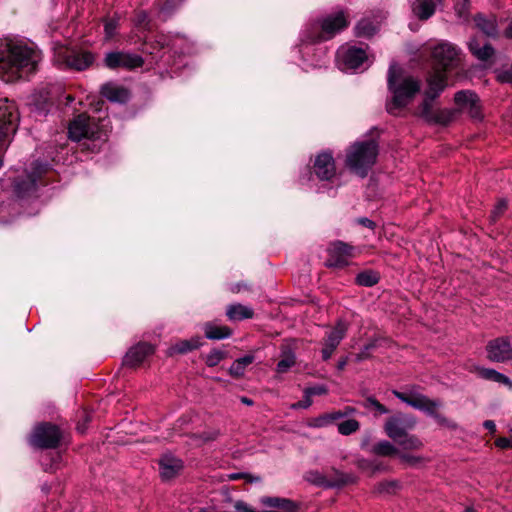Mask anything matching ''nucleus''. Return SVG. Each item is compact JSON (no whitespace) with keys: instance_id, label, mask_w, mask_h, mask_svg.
<instances>
[{"instance_id":"1","label":"nucleus","mask_w":512,"mask_h":512,"mask_svg":"<svg viewBox=\"0 0 512 512\" xmlns=\"http://www.w3.org/2000/svg\"><path fill=\"white\" fill-rule=\"evenodd\" d=\"M40 60V52L23 42H0V79L13 82L28 77Z\"/></svg>"},{"instance_id":"2","label":"nucleus","mask_w":512,"mask_h":512,"mask_svg":"<svg viewBox=\"0 0 512 512\" xmlns=\"http://www.w3.org/2000/svg\"><path fill=\"white\" fill-rule=\"evenodd\" d=\"M388 88L392 100L387 103V111L396 115V111L407 106L420 91V82L412 76H404L398 65L392 63L388 70Z\"/></svg>"},{"instance_id":"3","label":"nucleus","mask_w":512,"mask_h":512,"mask_svg":"<svg viewBox=\"0 0 512 512\" xmlns=\"http://www.w3.org/2000/svg\"><path fill=\"white\" fill-rule=\"evenodd\" d=\"M428 87L425 91V99L420 106V116L429 123L447 125L456 116L454 109H433L432 102L445 89L446 83L443 77L434 75L427 78Z\"/></svg>"},{"instance_id":"4","label":"nucleus","mask_w":512,"mask_h":512,"mask_svg":"<svg viewBox=\"0 0 512 512\" xmlns=\"http://www.w3.org/2000/svg\"><path fill=\"white\" fill-rule=\"evenodd\" d=\"M378 144L374 140L355 142L347 151L346 166L351 172L364 178L376 163Z\"/></svg>"},{"instance_id":"5","label":"nucleus","mask_w":512,"mask_h":512,"mask_svg":"<svg viewBox=\"0 0 512 512\" xmlns=\"http://www.w3.org/2000/svg\"><path fill=\"white\" fill-rule=\"evenodd\" d=\"M432 57L434 61V71L428 78L439 75L443 77L444 82L447 84L446 72L458 66L460 62L459 50L454 45L443 42L434 47Z\"/></svg>"},{"instance_id":"6","label":"nucleus","mask_w":512,"mask_h":512,"mask_svg":"<svg viewBox=\"0 0 512 512\" xmlns=\"http://www.w3.org/2000/svg\"><path fill=\"white\" fill-rule=\"evenodd\" d=\"M54 60L62 67L83 71L92 66L95 56L89 51L60 47L55 51Z\"/></svg>"},{"instance_id":"7","label":"nucleus","mask_w":512,"mask_h":512,"mask_svg":"<svg viewBox=\"0 0 512 512\" xmlns=\"http://www.w3.org/2000/svg\"><path fill=\"white\" fill-rule=\"evenodd\" d=\"M19 115L13 101L7 98L0 99V167L2 166L3 152L7 146V138L15 133Z\"/></svg>"},{"instance_id":"8","label":"nucleus","mask_w":512,"mask_h":512,"mask_svg":"<svg viewBox=\"0 0 512 512\" xmlns=\"http://www.w3.org/2000/svg\"><path fill=\"white\" fill-rule=\"evenodd\" d=\"M62 438L59 428L50 423H41L35 426L29 437V444L40 449L56 448Z\"/></svg>"},{"instance_id":"9","label":"nucleus","mask_w":512,"mask_h":512,"mask_svg":"<svg viewBox=\"0 0 512 512\" xmlns=\"http://www.w3.org/2000/svg\"><path fill=\"white\" fill-rule=\"evenodd\" d=\"M68 133L69 137L74 141L101 138V130L98 124L86 114H80L70 122Z\"/></svg>"},{"instance_id":"10","label":"nucleus","mask_w":512,"mask_h":512,"mask_svg":"<svg viewBox=\"0 0 512 512\" xmlns=\"http://www.w3.org/2000/svg\"><path fill=\"white\" fill-rule=\"evenodd\" d=\"M103 61L105 67L111 70H133L142 67L144 64L142 56L128 51L107 52Z\"/></svg>"},{"instance_id":"11","label":"nucleus","mask_w":512,"mask_h":512,"mask_svg":"<svg viewBox=\"0 0 512 512\" xmlns=\"http://www.w3.org/2000/svg\"><path fill=\"white\" fill-rule=\"evenodd\" d=\"M348 19L343 11H338L323 19L321 24V32L317 35H309L308 41L320 42L331 39L336 33L348 26Z\"/></svg>"},{"instance_id":"12","label":"nucleus","mask_w":512,"mask_h":512,"mask_svg":"<svg viewBox=\"0 0 512 512\" xmlns=\"http://www.w3.org/2000/svg\"><path fill=\"white\" fill-rule=\"evenodd\" d=\"M415 426L416 419L414 416L397 413L386 420L384 431L386 435L395 442L402 438V436H405V434Z\"/></svg>"},{"instance_id":"13","label":"nucleus","mask_w":512,"mask_h":512,"mask_svg":"<svg viewBox=\"0 0 512 512\" xmlns=\"http://www.w3.org/2000/svg\"><path fill=\"white\" fill-rule=\"evenodd\" d=\"M304 478L311 484L325 488L339 487L352 481L349 475L341 473L338 470H334V476L331 478L317 470L308 471Z\"/></svg>"},{"instance_id":"14","label":"nucleus","mask_w":512,"mask_h":512,"mask_svg":"<svg viewBox=\"0 0 512 512\" xmlns=\"http://www.w3.org/2000/svg\"><path fill=\"white\" fill-rule=\"evenodd\" d=\"M393 395L403 403L413 407L414 409L425 412L429 407L435 405V400L428 398L420 393L417 388L412 387L407 391L393 390Z\"/></svg>"},{"instance_id":"15","label":"nucleus","mask_w":512,"mask_h":512,"mask_svg":"<svg viewBox=\"0 0 512 512\" xmlns=\"http://www.w3.org/2000/svg\"><path fill=\"white\" fill-rule=\"evenodd\" d=\"M487 358L492 362L512 360V345L507 337L490 340L486 345Z\"/></svg>"},{"instance_id":"16","label":"nucleus","mask_w":512,"mask_h":512,"mask_svg":"<svg viewBox=\"0 0 512 512\" xmlns=\"http://www.w3.org/2000/svg\"><path fill=\"white\" fill-rule=\"evenodd\" d=\"M354 248L344 242L337 241L331 244L328 249V267L342 268L346 266L349 259L353 257Z\"/></svg>"},{"instance_id":"17","label":"nucleus","mask_w":512,"mask_h":512,"mask_svg":"<svg viewBox=\"0 0 512 512\" xmlns=\"http://www.w3.org/2000/svg\"><path fill=\"white\" fill-rule=\"evenodd\" d=\"M337 60L343 70L357 69L367 60V55L362 48L349 47L338 51Z\"/></svg>"},{"instance_id":"18","label":"nucleus","mask_w":512,"mask_h":512,"mask_svg":"<svg viewBox=\"0 0 512 512\" xmlns=\"http://www.w3.org/2000/svg\"><path fill=\"white\" fill-rule=\"evenodd\" d=\"M455 103L460 110H467L472 118H481V106L478 96L470 90H462L455 94Z\"/></svg>"},{"instance_id":"19","label":"nucleus","mask_w":512,"mask_h":512,"mask_svg":"<svg viewBox=\"0 0 512 512\" xmlns=\"http://www.w3.org/2000/svg\"><path fill=\"white\" fill-rule=\"evenodd\" d=\"M43 171V165L35 163L31 174H28L25 179L16 180L14 183V192L17 197L24 198L34 193L36 190L37 179Z\"/></svg>"},{"instance_id":"20","label":"nucleus","mask_w":512,"mask_h":512,"mask_svg":"<svg viewBox=\"0 0 512 512\" xmlns=\"http://www.w3.org/2000/svg\"><path fill=\"white\" fill-rule=\"evenodd\" d=\"M153 353L154 347L151 344L140 342L129 349L124 357L123 363L129 367H136Z\"/></svg>"},{"instance_id":"21","label":"nucleus","mask_w":512,"mask_h":512,"mask_svg":"<svg viewBox=\"0 0 512 512\" xmlns=\"http://www.w3.org/2000/svg\"><path fill=\"white\" fill-rule=\"evenodd\" d=\"M314 171L320 180H331L336 173L333 156L328 152L320 153L315 159Z\"/></svg>"},{"instance_id":"22","label":"nucleus","mask_w":512,"mask_h":512,"mask_svg":"<svg viewBox=\"0 0 512 512\" xmlns=\"http://www.w3.org/2000/svg\"><path fill=\"white\" fill-rule=\"evenodd\" d=\"M183 468V462L173 455H163L159 460V471L162 479L169 480L174 478Z\"/></svg>"},{"instance_id":"23","label":"nucleus","mask_w":512,"mask_h":512,"mask_svg":"<svg viewBox=\"0 0 512 512\" xmlns=\"http://www.w3.org/2000/svg\"><path fill=\"white\" fill-rule=\"evenodd\" d=\"M445 0H414L411 8L413 14L420 20H428Z\"/></svg>"},{"instance_id":"24","label":"nucleus","mask_w":512,"mask_h":512,"mask_svg":"<svg viewBox=\"0 0 512 512\" xmlns=\"http://www.w3.org/2000/svg\"><path fill=\"white\" fill-rule=\"evenodd\" d=\"M476 27L487 37L495 38L499 34L497 17L478 13L474 16Z\"/></svg>"},{"instance_id":"25","label":"nucleus","mask_w":512,"mask_h":512,"mask_svg":"<svg viewBox=\"0 0 512 512\" xmlns=\"http://www.w3.org/2000/svg\"><path fill=\"white\" fill-rule=\"evenodd\" d=\"M101 94L111 102L124 103L129 99V92L126 88L114 82L102 85Z\"/></svg>"},{"instance_id":"26","label":"nucleus","mask_w":512,"mask_h":512,"mask_svg":"<svg viewBox=\"0 0 512 512\" xmlns=\"http://www.w3.org/2000/svg\"><path fill=\"white\" fill-rule=\"evenodd\" d=\"M296 364V355L289 344H282L280 348V360L277 363L276 371L279 374L288 372Z\"/></svg>"},{"instance_id":"27","label":"nucleus","mask_w":512,"mask_h":512,"mask_svg":"<svg viewBox=\"0 0 512 512\" xmlns=\"http://www.w3.org/2000/svg\"><path fill=\"white\" fill-rule=\"evenodd\" d=\"M348 331V324L343 320H339L335 327L327 332L326 337L323 340V344H327L332 348H337L343 338L346 336Z\"/></svg>"},{"instance_id":"28","label":"nucleus","mask_w":512,"mask_h":512,"mask_svg":"<svg viewBox=\"0 0 512 512\" xmlns=\"http://www.w3.org/2000/svg\"><path fill=\"white\" fill-rule=\"evenodd\" d=\"M205 337L209 340H222L232 335V330L225 325H217L214 322H207L203 326Z\"/></svg>"},{"instance_id":"29","label":"nucleus","mask_w":512,"mask_h":512,"mask_svg":"<svg viewBox=\"0 0 512 512\" xmlns=\"http://www.w3.org/2000/svg\"><path fill=\"white\" fill-rule=\"evenodd\" d=\"M468 48L473 56L480 61L489 60L495 53L494 48L491 44L486 43L483 46L480 45L477 38H472L468 43Z\"/></svg>"},{"instance_id":"30","label":"nucleus","mask_w":512,"mask_h":512,"mask_svg":"<svg viewBox=\"0 0 512 512\" xmlns=\"http://www.w3.org/2000/svg\"><path fill=\"white\" fill-rule=\"evenodd\" d=\"M202 345L200 337L181 340L168 348V355L185 354L199 348Z\"/></svg>"},{"instance_id":"31","label":"nucleus","mask_w":512,"mask_h":512,"mask_svg":"<svg viewBox=\"0 0 512 512\" xmlns=\"http://www.w3.org/2000/svg\"><path fill=\"white\" fill-rule=\"evenodd\" d=\"M226 315L231 321H240L251 319L254 316V311L242 304H232L227 307Z\"/></svg>"},{"instance_id":"32","label":"nucleus","mask_w":512,"mask_h":512,"mask_svg":"<svg viewBox=\"0 0 512 512\" xmlns=\"http://www.w3.org/2000/svg\"><path fill=\"white\" fill-rule=\"evenodd\" d=\"M478 375L485 380L493 381L502 385L507 386L508 388L512 389V381L509 377L506 375L496 371L492 368H478Z\"/></svg>"},{"instance_id":"33","label":"nucleus","mask_w":512,"mask_h":512,"mask_svg":"<svg viewBox=\"0 0 512 512\" xmlns=\"http://www.w3.org/2000/svg\"><path fill=\"white\" fill-rule=\"evenodd\" d=\"M379 29V24L371 19H361L355 27V35L357 37L370 38Z\"/></svg>"},{"instance_id":"34","label":"nucleus","mask_w":512,"mask_h":512,"mask_svg":"<svg viewBox=\"0 0 512 512\" xmlns=\"http://www.w3.org/2000/svg\"><path fill=\"white\" fill-rule=\"evenodd\" d=\"M254 361L252 355H246L244 357L236 359L229 368V374L234 377H241L244 375L245 369Z\"/></svg>"},{"instance_id":"35","label":"nucleus","mask_w":512,"mask_h":512,"mask_svg":"<svg viewBox=\"0 0 512 512\" xmlns=\"http://www.w3.org/2000/svg\"><path fill=\"white\" fill-rule=\"evenodd\" d=\"M395 442L405 450H418L423 446L422 441L417 436L408 433Z\"/></svg>"},{"instance_id":"36","label":"nucleus","mask_w":512,"mask_h":512,"mask_svg":"<svg viewBox=\"0 0 512 512\" xmlns=\"http://www.w3.org/2000/svg\"><path fill=\"white\" fill-rule=\"evenodd\" d=\"M372 453L378 456H392L398 454V449L389 441L383 440L372 447Z\"/></svg>"},{"instance_id":"37","label":"nucleus","mask_w":512,"mask_h":512,"mask_svg":"<svg viewBox=\"0 0 512 512\" xmlns=\"http://www.w3.org/2000/svg\"><path fill=\"white\" fill-rule=\"evenodd\" d=\"M379 281V275L377 272L366 270L359 273L356 276V283L360 286L371 287L377 284Z\"/></svg>"},{"instance_id":"38","label":"nucleus","mask_w":512,"mask_h":512,"mask_svg":"<svg viewBox=\"0 0 512 512\" xmlns=\"http://www.w3.org/2000/svg\"><path fill=\"white\" fill-rule=\"evenodd\" d=\"M441 403L437 400H435V405L429 407L428 410L425 411L428 415L432 416L440 425L455 428L456 425L452 423L450 420H448L445 416L439 414L436 409L440 407Z\"/></svg>"},{"instance_id":"39","label":"nucleus","mask_w":512,"mask_h":512,"mask_svg":"<svg viewBox=\"0 0 512 512\" xmlns=\"http://www.w3.org/2000/svg\"><path fill=\"white\" fill-rule=\"evenodd\" d=\"M360 423L356 419H348L338 424V432L341 435H351L358 431Z\"/></svg>"},{"instance_id":"40","label":"nucleus","mask_w":512,"mask_h":512,"mask_svg":"<svg viewBox=\"0 0 512 512\" xmlns=\"http://www.w3.org/2000/svg\"><path fill=\"white\" fill-rule=\"evenodd\" d=\"M359 467L364 471L370 472L371 474L380 471H385L387 469V467L383 463L377 460H361L359 462Z\"/></svg>"},{"instance_id":"41","label":"nucleus","mask_w":512,"mask_h":512,"mask_svg":"<svg viewBox=\"0 0 512 512\" xmlns=\"http://www.w3.org/2000/svg\"><path fill=\"white\" fill-rule=\"evenodd\" d=\"M400 487V482L397 480H386L377 485L379 493H394Z\"/></svg>"},{"instance_id":"42","label":"nucleus","mask_w":512,"mask_h":512,"mask_svg":"<svg viewBox=\"0 0 512 512\" xmlns=\"http://www.w3.org/2000/svg\"><path fill=\"white\" fill-rule=\"evenodd\" d=\"M224 357L225 353L223 351L214 349L207 354L205 362L209 367H214L218 365Z\"/></svg>"},{"instance_id":"43","label":"nucleus","mask_w":512,"mask_h":512,"mask_svg":"<svg viewBox=\"0 0 512 512\" xmlns=\"http://www.w3.org/2000/svg\"><path fill=\"white\" fill-rule=\"evenodd\" d=\"M377 346L376 340H373L369 342L368 344L364 345V347L361 349L359 353L355 355V361L361 362L365 359H368L370 357V351L375 349Z\"/></svg>"},{"instance_id":"44","label":"nucleus","mask_w":512,"mask_h":512,"mask_svg":"<svg viewBox=\"0 0 512 512\" xmlns=\"http://www.w3.org/2000/svg\"><path fill=\"white\" fill-rule=\"evenodd\" d=\"M365 408L373 407L380 414H387L389 410L382 405L375 397H368L366 401L363 403Z\"/></svg>"},{"instance_id":"45","label":"nucleus","mask_w":512,"mask_h":512,"mask_svg":"<svg viewBox=\"0 0 512 512\" xmlns=\"http://www.w3.org/2000/svg\"><path fill=\"white\" fill-rule=\"evenodd\" d=\"M399 458L403 463H406L410 466H416L423 462V458L420 456L410 455L407 453H400Z\"/></svg>"},{"instance_id":"46","label":"nucleus","mask_w":512,"mask_h":512,"mask_svg":"<svg viewBox=\"0 0 512 512\" xmlns=\"http://www.w3.org/2000/svg\"><path fill=\"white\" fill-rule=\"evenodd\" d=\"M117 25H118V23L114 19L106 21V23L104 25V30H105L107 39H111L114 36L115 31L117 29Z\"/></svg>"},{"instance_id":"47","label":"nucleus","mask_w":512,"mask_h":512,"mask_svg":"<svg viewBox=\"0 0 512 512\" xmlns=\"http://www.w3.org/2000/svg\"><path fill=\"white\" fill-rule=\"evenodd\" d=\"M328 425H330V422L328 420L327 414H323L314 418L309 424V426L315 428L326 427Z\"/></svg>"},{"instance_id":"48","label":"nucleus","mask_w":512,"mask_h":512,"mask_svg":"<svg viewBox=\"0 0 512 512\" xmlns=\"http://www.w3.org/2000/svg\"><path fill=\"white\" fill-rule=\"evenodd\" d=\"M148 14L145 11H140L135 16V25L141 28L148 26Z\"/></svg>"},{"instance_id":"49","label":"nucleus","mask_w":512,"mask_h":512,"mask_svg":"<svg viewBox=\"0 0 512 512\" xmlns=\"http://www.w3.org/2000/svg\"><path fill=\"white\" fill-rule=\"evenodd\" d=\"M327 388L324 385H317L313 387H309L305 389V392L307 393V396H314V395H324L327 393Z\"/></svg>"},{"instance_id":"50","label":"nucleus","mask_w":512,"mask_h":512,"mask_svg":"<svg viewBox=\"0 0 512 512\" xmlns=\"http://www.w3.org/2000/svg\"><path fill=\"white\" fill-rule=\"evenodd\" d=\"M312 404V400L310 396H307V393L304 391V398L303 400L293 404V408H308Z\"/></svg>"},{"instance_id":"51","label":"nucleus","mask_w":512,"mask_h":512,"mask_svg":"<svg viewBox=\"0 0 512 512\" xmlns=\"http://www.w3.org/2000/svg\"><path fill=\"white\" fill-rule=\"evenodd\" d=\"M495 445L501 449L512 447V436L510 438L500 437L495 441Z\"/></svg>"},{"instance_id":"52","label":"nucleus","mask_w":512,"mask_h":512,"mask_svg":"<svg viewBox=\"0 0 512 512\" xmlns=\"http://www.w3.org/2000/svg\"><path fill=\"white\" fill-rule=\"evenodd\" d=\"M506 208H507V202L505 200L499 201L498 204L495 206V209L493 210V216L494 217L500 216Z\"/></svg>"},{"instance_id":"53","label":"nucleus","mask_w":512,"mask_h":512,"mask_svg":"<svg viewBox=\"0 0 512 512\" xmlns=\"http://www.w3.org/2000/svg\"><path fill=\"white\" fill-rule=\"evenodd\" d=\"M335 350H336L335 348H332L331 346H329L327 344H323V348L321 351L323 360L326 361V360L330 359Z\"/></svg>"},{"instance_id":"54","label":"nucleus","mask_w":512,"mask_h":512,"mask_svg":"<svg viewBox=\"0 0 512 512\" xmlns=\"http://www.w3.org/2000/svg\"><path fill=\"white\" fill-rule=\"evenodd\" d=\"M326 414H327V417H328V420H329L330 424L335 422L336 420L344 418L343 413H342L341 410L333 411V412L326 413Z\"/></svg>"},{"instance_id":"55","label":"nucleus","mask_w":512,"mask_h":512,"mask_svg":"<svg viewBox=\"0 0 512 512\" xmlns=\"http://www.w3.org/2000/svg\"><path fill=\"white\" fill-rule=\"evenodd\" d=\"M358 223L361 224L362 226L370 228V229H373L375 227V223L366 217L358 219Z\"/></svg>"},{"instance_id":"56","label":"nucleus","mask_w":512,"mask_h":512,"mask_svg":"<svg viewBox=\"0 0 512 512\" xmlns=\"http://www.w3.org/2000/svg\"><path fill=\"white\" fill-rule=\"evenodd\" d=\"M483 426L489 430L491 433H495L496 432V425L494 423V421L492 420H486L484 423H483Z\"/></svg>"},{"instance_id":"57","label":"nucleus","mask_w":512,"mask_h":512,"mask_svg":"<svg viewBox=\"0 0 512 512\" xmlns=\"http://www.w3.org/2000/svg\"><path fill=\"white\" fill-rule=\"evenodd\" d=\"M504 36L508 39H512V19L504 31Z\"/></svg>"},{"instance_id":"58","label":"nucleus","mask_w":512,"mask_h":512,"mask_svg":"<svg viewBox=\"0 0 512 512\" xmlns=\"http://www.w3.org/2000/svg\"><path fill=\"white\" fill-rule=\"evenodd\" d=\"M347 363H348V357H344V358L340 359L337 363L338 370H343L346 367Z\"/></svg>"},{"instance_id":"59","label":"nucleus","mask_w":512,"mask_h":512,"mask_svg":"<svg viewBox=\"0 0 512 512\" xmlns=\"http://www.w3.org/2000/svg\"><path fill=\"white\" fill-rule=\"evenodd\" d=\"M341 411L343 413V416L347 417V416L355 413L356 410L353 407L347 406V407L344 408V410H341Z\"/></svg>"},{"instance_id":"60","label":"nucleus","mask_w":512,"mask_h":512,"mask_svg":"<svg viewBox=\"0 0 512 512\" xmlns=\"http://www.w3.org/2000/svg\"><path fill=\"white\" fill-rule=\"evenodd\" d=\"M241 402L243 404L248 405V406H251L253 404V401L251 399L247 398V397H242L241 398Z\"/></svg>"},{"instance_id":"61","label":"nucleus","mask_w":512,"mask_h":512,"mask_svg":"<svg viewBox=\"0 0 512 512\" xmlns=\"http://www.w3.org/2000/svg\"><path fill=\"white\" fill-rule=\"evenodd\" d=\"M465 512H475L473 508H467Z\"/></svg>"},{"instance_id":"62","label":"nucleus","mask_w":512,"mask_h":512,"mask_svg":"<svg viewBox=\"0 0 512 512\" xmlns=\"http://www.w3.org/2000/svg\"><path fill=\"white\" fill-rule=\"evenodd\" d=\"M67 100H68V102H72V101H73V98H72L71 96H68V97H67Z\"/></svg>"}]
</instances>
